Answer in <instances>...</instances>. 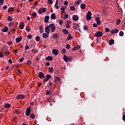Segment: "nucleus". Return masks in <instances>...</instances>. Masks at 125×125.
<instances>
[{
  "instance_id": "4468645a",
  "label": "nucleus",
  "mask_w": 125,
  "mask_h": 125,
  "mask_svg": "<svg viewBox=\"0 0 125 125\" xmlns=\"http://www.w3.org/2000/svg\"><path fill=\"white\" fill-rule=\"evenodd\" d=\"M73 20L74 21H78L79 20V16L78 15H73Z\"/></svg>"
},
{
  "instance_id": "e2e57ef3",
  "label": "nucleus",
  "mask_w": 125,
  "mask_h": 125,
  "mask_svg": "<svg viewBox=\"0 0 125 125\" xmlns=\"http://www.w3.org/2000/svg\"><path fill=\"white\" fill-rule=\"evenodd\" d=\"M49 93H50V91L49 90H46V95H49Z\"/></svg>"
},
{
  "instance_id": "f03ea898",
  "label": "nucleus",
  "mask_w": 125,
  "mask_h": 125,
  "mask_svg": "<svg viewBox=\"0 0 125 125\" xmlns=\"http://www.w3.org/2000/svg\"><path fill=\"white\" fill-rule=\"evenodd\" d=\"M91 12H90V11H88L86 17V20H87V21H89L90 20H91Z\"/></svg>"
},
{
  "instance_id": "20e7f679",
  "label": "nucleus",
  "mask_w": 125,
  "mask_h": 125,
  "mask_svg": "<svg viewBox=\"0 0 125 125\" xmlns=\"http://www.w3.org/2000/svg\"><path fill=\"white\" fill-rule=\"evenodd\" d=\"M30 114H31V108L28 107L26 108L25 115L26 116H30Z\"/></svg>"
},
{
  "instance_id": "4be33fe9",
  "label": "nucleus",
  "mask_w": 125,
  "mask_h": 125,
  "mask_svg": "<svg viewBox=\"0 0 125 125\" xmlns=\"http://www.w3.org/2000/svg\"><path fill=\"white\" fill-rule=\"evenodd\" d=\"M51 19L53 20H55V19H56V16L55 15V14L53 13L51 15Z\"/></svg>"
},
{
  "instance_id": "a878e982",
  "label": "nucleus",
  "mask_w": 125,
  "mask_h": 125,
  "mask_svg": "<svg viewBox=\"0 0 125 125\" xmlns=\"http://www.w3.org/2000/svg\"><path fill=\"white\" fill-rule=\"evenodd\" d=\"M58 0H56V3L55 4V7L56 8V9H58L59 8V6H58Z\"/></svg>"
},
{
  "instance_id": "bf43d9fd",
  "label": "nucleus",
  "mask_w": 125,
  "mask_h": 125,
  "mask_svg": "<svg viewBox=\"0 0 125 125\" xmlns=\"http://www.w3.org/2000/svg\"><path fill=\"white\" fill-rule=\"evenodd\" d=\"M121 23V20H117L116 24L117 25H119Z\"/></svg>"
},
{
  "instance_id": "f8f14e48",
  "label": "nucleus",
  "mask_w": 125,
  "mask_h": 125,
  "mask_svg": "<svg viewBox=\"0 0 125 125\" xmlns=\"http://www.w3.org/2000/svg\"><path fill=\"white\" fill-rule=\"evenodd\" d=\"M20 29L21 30H23L24 29V27H25V25L24 24V22H21L19 25Z\"/></svg>"
},
{
  "instance_id": "393cba45",
  "label": "nucleus",
  "mask_w": 125,
  "mask_h": 125,
  "mask_svg": "<svg viewBox=\"0 0 125 125\" xmlns=\"http://www.w3.org/2000/svg\"><path fill=\"white\" fill-rule=\"evenodd\" d=\"M80 3H81V0H79L76 1L75 3L74 4V5L75 6H77L78 5H80Z\"/></svg>"
},
{
  "instance_id": "a19ab883",
  "label": "nucleus",
  "mask_w": 125,
  "mask_h": 125,
  "mask_svg": "<svg viewBox=\"0 0 125 125\" xmlns=\"http://www.w3.org/2000/svg\"><path fill=\"white\" fill-rule=\"evenodd\" d=\"M5 108H10V104H5Z\"/></svg>"
},
{
  "instance_id": "79ce46f5",
  "label": "nucleus",
  "mask_w": 125,
  "mask_h": 125,
  "mask_svg": "<svg viewBox=\"0 0 125 125\" xmlns=\"http://www.w3.org/2000/svg\"><path fill=\"white\" fill-rule=\"evenodd\" d=\"M37 13L36 12H34L33 13H32V16L34 18H36V17H37Z\"/></svg>"
},
{
  "instance_id": "6ab92c4d",
  "label": "nucleus",
  "mask_w": 125,
  "mask_h": 125,
  "mask_svg": "<svg viewBox=\"0 0 125 125\" xmlns=\"http://www.w3.org/2000/svg\"><path fill=\"white\" fill-rule=\"evenodd\" d=\"M95 20L97 21V24L98 25H100L101 24V22L100 21V19H99V18L96 17Z\"/></svg>"
},
{
  "instance_id": "473e14b6",
  "label": "nucleus",
  "mask_w": 125,
  "mask_h": 125,
  "mask_svg": "<svg viewBox=\"0 0 125 125\" xmlns=\"http://www.w3.org/2000/svg\"><path fill=\"white\" fill-rule=\"evenodd\" d=\"M31 52H32V53H38V50L32 49L31 50Z\"/></svg>"
},
{
  "instance_id": "a18cd8bd",
  "label": "nucleus",
  "mask_w": 125,
  "mask_h": 125,
  "mask_svg": "<svg viewBox=\"0 0 125 125\" xmlns=\"http://www.w3.org/2000/svg\"><path fill=\"white\" fill-rule=\"evenodd\" d=\"M47 102L48 103H49L51 102V97L47 98Z\"/></svg>"
},
{
  "instance_id": "39448f33",
  "label": "nucleus",
  "mask_w": 125,
  "mask_h": 125,
  "mask_svg": "<svg viewBox=\"0 0 125 125\" xmlns=\"http://www.w3.org/2000/svg\"><path fill=\"white\" fill-rule=\"evenodd\" d=\"M60 36L59 34L58 33H54L52 35L53 39H54L55 40H57V39H59Z\"/></svg>"
},
{
  "instance_id": "c9c22d12",
  "label": "nucleus",
  "mask_w": 125,
  "mask_h": 125,
  "mask_svg": "<svg viewBox=\"0 0 125 125\" xmlns=\"http://www.w3.org/2000/svg\"><path fill=\"white\" fill-rule=\"evenodd\" d=\"M65 9H66V7H65L64 8L63 7H62L61 12L62 13H64V12H65Z\"/></svg>"
},
{
  "instance_id": "2eb2a0df",
  "label": "nucleus",
  "mask_w": 125,
  "mask_h": 125,
  "mask_svg": "<svg viewBox=\"0 0 125 125\" xmlns=\"http://www.w3.org/2000/svg\"><path fill=\"white\" fill-rule=\"evenodd\" d=\"M52 53L53 54H54V55H57L59 52L57 49H54L52 51Z\"/></svg>"
},
{
  "instance_id": "4d7b16f0",
  "label": "nucleus",
  "mask_w": 125,
  "mask_h": 125,
  "mask_svg": "<svg viewBox=\"0 0 125 125\" xmlns=\"http://www.w3.org/2000/svg\"><path fill=\"white\" fill-rule=\"evenodd\" d=\"M2 50H3V51H7V48L5 47H3L2 48Z\"/></svg>"
},
{
  "instance_id": "338daca9",
  "label": "nucleus",
  "mask_w": 125,
  "mask_h": 125,
  "mask_svg": "<svg viewBox=\"0 0 125 125\" xmlns=\"http://www.w3.org/2000/svg\"><path fill=\"white\" fill-rule=\"evenodd\" d=\"M63 4H64V5H68V1H65L63 2Z\"/></svg>"
},
{
  "instance_id": "3c124183",
  "label": "nucleus",
  "mask_w": 125,
  "mask_h": 125,
  "mask_svg": "<svg viewBox=\"0 0 125 125\" xmlns=\"http://www.w3.org/2000/svg\"><path fill=\"white\" fill-rule=\"evenodd\" d=\"M30 118H31V119H35V114H31V115H30Z\"/></svg>"
},
{
  "instance_id": "f257e3e1",
  "label": "nucleus",
  "mask_w": 125,
  "mask_h": 125,
  "mask_svg": "<svg viewBox=\"0 0 125 125\" xmlns=\"http://www.w3.org/2000/svg\"><path fill=\"white\" fill-rule=\"evenodd\" d=\"M50 30H51V33H54V31L56 29V26H55V24L54 23H51L48 25Z\"/></svg>"
},
{
  "instance_id": "7c9ffc66",
  "label": "nucleus",
  "mask_w": 125,
  "mask_h": 125,
  "mask_svg": "<svg viewBox=\"0 0 125 125\" xmlns=\"http://www.w3.org/2000/svg\"><path fill=\"white\" fill-rule=\"evenodd\" d=\"M8 12H12L13 11H14V9H13V7H10L8 9Z\"/></svg>"
},
{
  "instance_id": "4c0bfd02",
  "label": "nucleus",
  "mask_w": 125,
  "mask_h": 125,
  "mask_svg": "<svg viewBox=\"0 0 125 125\" xmlns=\"http://www.w3.org/2000/svg\"><path fill=\"white\" fill-rule=\"evenodd\" d=\"M8 25L9 27H11V26H12L14 28H15V26H14V22H10Z\"/></svg>"
},
{
  "instance_id": "774afa93",
  "label": "nucleus",
  "mask_w": 125,
  "mask_h": 125,
  "mask_svg": "<svg viewBox=\"0 0 125 125\" xmlns=\"http://www.w3.org/2000/svg\"><path fill=\"white\" fill-rule=\"evenodd\" d=\"M123 121H125V114L123 116Z\"/></svg>"
},
{
  "instance_id": "0eeeda50",
  "label": "nucleus",
  "mask_w": 125,
  "mask_h": 125,
  "mask_svg": "<svg viewBox=\"0 0 125 125\" xmlns=\"http://www.w3.org/2000/svg\"><path fill=\"white\" fill-rule=\"evenodd\" d=\"M25 98V95L22 94H20L17 96V99H24Z\"/></svg>"
},
{
  "instance_id": "c85d7f7f",
  "label": "nucleus",
  "mask_w": 125,
  "mask_h": 125,
  "mask_svg": "<svg viewBox=\"0 0 125 125\" xmlns=\"http://www.w3.org/2000/svg\"><path fill=\"white\" fill-rule=\"evenodd\" d=\"M42 37L43 39H47V38H48V35L46 33H43L42 34Z\"/></svg>"
},
{
  "instance_id": "6e6d98bb",
  "label": "nucleus",
  "mask_w": 125,
  "mask_h": 125,
  "mask_svg": "<svg viewBox=\"0 0 125 125\" xmlns=\"http://www.w3.org/2000/svg\"><path fill=\"white\" fill-rule=\"evenodd\" d=\"M3 1H4V0H0V5L3 4Z\"/></svg>"
},
{
  "instance_id": "69168bd1",
  "label": "nucleus",
  "mask_w": 125,
  "mask_h": 125,
  "mask_svg": "<svg viewBox=\"0 0 125 125\" xmlns=\"http://www.w3.org/2000/svg\"><path fill=\"white\" fill-rule=\"evenodd\" d=\"M97 24H96V23H94L93 24V27H94V28H97Z\"/></svg>"
},
{
  "instance_id": "9b49d317",
  "label": "nucleus",
  "mask_w": 125,
  "mask_h": 125,
  "mask_svg": "<svg viewBox=\"0 0 125 125\" xmlns=\"http://www.w3.org/2000/svg\"><path fill=\"white\" fill-rule=\"evenodd\" d=\"M39 77L40 79H43L44 78V74L42 72H40L39 73Z\"/></svg>"
},
{
  "instance_id": "37998d69",
  "label": "nucleus",
  "mask_w": 125,
  "mask_h": 125,
  "mask_svg": "<svg viewBox=\"0 0 125 125\" xmlns=\"http://www.w3.org/2000/svg\"><path fill=\"white\" fill-rule=\"evenodd\" d=\"M124 35V33L123 31H120L119 32V36H120V37H123Z\"/></svg>"
},
{
  "instance_id": "6e6552de",
  "label": "nucleus",
  "mask_w": 125,
  "mask_h": 125,
  "mask_svg": "<svg viewBox=\"0 0 125 125\" xmlns=\"http://www.w3.org/2000/svg\"><path fill=\"white\" fill-rule=\"evenodd\" d=\"M60 81H61V79L59 77H56V76L55 77L54 82L55 83H56V84H57V83H59V82H60Z\"/></svg>"
},
{
  "instance_id": "052dcab7",
  "label": "nucleus",
  "mask_w": 125,
  "mask_h": 125,
  "mask_svg": "<svg viewBox=\"0 0 125 125\" xmlns=\"http://www.w3.org/2000/svg\"><path fill=\"white\" fill-rule=\"evenodd\" d=\"M68 17H69V15H68V14H66L64 15V19H67V18H68Z\"/></svg>"
},
{
  "instance_id": "680f3d73",
  "label": "nucleus",
  "mask_w": 125,
  "mask_h": 125,
  "mask_svg": "<svg viewBox=\"0 0 125 125\" xmlns=\"http://www.w3.org/2000/svg\"><path fill=\"white\" fill-rule=\"evenodd\" d=\"M70 44H67L66 45V48L67 49H69L70 48Z\"/></svg>"
},
{
  "instance_id": "13d9d810",
  "label": "nucleus",
  "mask_w": 125,
  "mask_h": 125,
  "mask_svg": "<svg viewBox=\"0 0 125 125\" xmlns=\"http://www.w3.org/2000/svg\"><path fill=\"white\" fill-rule=\"evenodd\" d=\"M25 30L26 32H30V31H31V29H30V28H29V27H27Z\"/></svg>"
},
{
  "instance_id": "58836bf2",
  "label": "nucleus",
  "mask_w": 125,
  "mask_h": 125,
  "mask_svg": "<svg viewBox=\"0 0 125 125\" xmlns=\"http://www.w3.org/2000/svg\"><path fill=\"white\" fill-rule=\"evenodd\" d=\"M70 10H71V11H74L75 9H76V8H75L74 6H71L70 7Z\"/></svg>"
},
{
  "instance_id": "412c9836",
  "label": "nucleus",
  "mask_w": 125,
  "mask_h": 125,
  "mask_svg": "<svg viewBox=\"0 0 125 125\" xmlns=\"http://www.w3.org/2000/svg\"><path fill=\"white\" fill-rule=\"evenodd\" d=\"M39 29L40 30V34H42V32H43V26L41 25L39 26Z\"/></svg>"
},
{
  "instance_id": "603ef678",
  "label": "nucleus",
  "mask_w": 125,
  "mask_h": 125,
  "mask_svg": "<svg viewBox=\"0 0 125 125\" xmlns=\"http://www.w3.org/2000/svg\"><path fill=\"white\" fill-rule=\"evenodd\" d=\"M48 2L49 4H52V3H53V1H52V0H48Z\"/></svg>"
},
{
  "instance_id": "cd10ccee",
  "label": "nucleus",
  "mask_w": 125,
  "mask_h": 125,
  "mask_svg": "<svg viewBox=\"0 0 125 125\" xmlns=\"http://www.w3.org/2000/svg\"><path fill=\"white\" fill-rule=\"evenodd\" d=\"M63 60L64 61H65V62H68V57H67V56L64 55L63 56Z\"/></svg>"
},
{
  "instance_id": "423d86ee",
  "label": "nucleus",
  "mask_w": 125,
  "mask_h": 125,
  "mask_svg": "<svg viewBox=\"0 0 125 125\" xmlns=\"http://www.w3.org/2000/svg\"><path fill=\"white\" fill-rule=\"evenodd\" d=\"M46 11V8H42L39 10V13H40V14H42V13L43 12H45Z\"/></svg>"
},
{
  "instance_id": "5701e85b",
  "label": "nucleus",
  "mask_w": 125,
  "mask_h": 125,
  "mask_svg": "<svg viewBox=\"0 0 125 125\" xmlns=\"http://www.w3.org/2000/svg\"><path fill=\"white\" fill-rule=\"evenodd\" d=\"M8 31V27L5 26L4 28L2 29V32L4 33H6Z\"/></svg>"
},
{
  "instance_id": "864d4df0",
  "label": "nucleus",
  "mask_w": 125,
  "mask_h": 125,
  "mask_svg": "<svg viewBox=\"0 0 125 125\" xmlns=\"http://www.w3.org/2000/svg\"><path fill=\"white\" fill-rule=\"evenodd\" d=\"M105 31L106 33H109V32H110V29L108 28H105Z\"/></svg>"
},
{
  "instance_id": "09e8293b",
  "label": "nucleus",
  "mask_w": 125,
  "mask_h": 125,
  "mask_svg": "<svg viewBox=\"0 0 125 125\" xmlns=\"http://www.w3.org/2000/svg\"><path fill=\"white\" fill-rule=\"evenodd\" d=\"M33 38V36H32V35L29 34L27 36V39H28V40H31V39H32Z\"/></svg>"
},
{
  "instance_id": "de8ad7c7",
  "label": "nucleus",
  "mask_w": 125,
  "mask_h": 125,
  "mask_svg": "<svg viewBox=\"0 0 125 125\" xmlns=\"http://www.w3.org/2000/svg\"><path fill=\"white\" fill-rule=\"evenodd\" d=\"M26 63L28 65H31V64H32V61H31V60H28Z\"/></svg>"
},
{
  "instance_id": "ea45409f",
  "label": "nucleus",
  "mask_w": 125,
  "mask_h": 125,
  "mask_svg": "<svg viewBox=\"0 0 125 125\" xmlns=\"http://www.w3.org/2000/svg\"><path fill=\"white\" fill-rule=\"evenodd\" d=\"M83 29L84 31H87V30H88V27L86 25H84Z\"/></svg>"
},
{
  "instance_id": "72a5a7b5",
  "label": "nucleus",
  "mask_w": 125,
  "mask_h": 125,
  "mask_svg": "<svg viewBox=\"0 0 125 125\" xmlns=\"http://www.w3.org/2000/svg\"><path fill=\"white\" fill-rule=\"evenodd\" d=\"M40 39H41V37L39 36H37L35 37V40L36 42H40Z\"/></svg>"
},
{
  "instance_id": "7ed1b4c3",
  "label": "nucleus",
  "mask_w": 125,
  "mask_h": 125,
  "mask_svg": "<svg viewBox=\"0 0 125 125\" xmlns=\"http://www.w3.org/2000/svg\"><path fill=\"white\" fill-rule=\"evenodd\" d=\"M103 36V32L101 31H98L95 34V37L100 38Z\"/></svg>"
},
{
  "instance_id": "a211bd4d",
  "label": "nucleus",
  "mask_w": 125,
  "mask_h": 125,
  "mask_svg": "<svg viewBox=\"0 0 125 125\" xmlns=\"http://www.w3.org/2000/svg\"><path fill=\"white\" fill-rule=\"evenodd\" d=\"M48 20H49V16H46L44 20L45 23H47V22H48Z\"/></svg>"
},
{
  "instance_id": "9d476101",
  "label": "nucleus",
  "mask_w": 125,
  "mask_h": 125,
  "mask_svg": "<svg viewBox=\"0 0 125 125\" xmlns=\"http://www.w3.org/2000/svg\"><path fill=\"white\" fill-rule=\"evenodd\" d=\"M74 26H75V28H76V30H78L79 31V32H80L81 33V29H80V25L79 24H78L77 23H75L74 24Z\"/></svg>"
},
{
  "instance_id": "49530a36",
  "label": "nucleus",
  "mask_w": 125,
  "mask_h": 125,
  "mask_svg": "<svg viewBox=\"0 0 125 125\" xmlns=\"http://www.w3.org/2000/svg\"><path fill=\"white\" fill-rule=\"evenodd\" d=\"M23 60H25V59L24 58H21V59H19V62H21V63H22L23 62Z\"/></svg>"
},
{
  "instance_id": "e433bc0d",
  "label": "nucleus",
  "mask_w": 125,
  "mask_h": 125,
  "mask_svg": "<svg viewBox=\"0 0 125 125\" xmlns=\"http://www.w3.org/2000/svg\"><path fill=\"white\" fill-rule=\"evenodd\" d=\"M49 73H52L53 72V67H49L48 68Z\"/></svg>"
},
{
  "instance_id": "aec40b11",
  "label": "nucleus",
  "mask_w": 125,
  "mask_h": 125,
  "mask_svg": "<svg viewBox=\"0 0 125 125\" xmlns=\"http://www.w3.org/2000/svg\"><path fill=\"white\" fill-rule=\"evenodd\" d=\"M108 43L109 45H112V44H114L115 43V41L113 39H111L109 41Z\"/></svg>"
},
{
  "instance_id": "dca6fc26",
  "label": "nucleus",
  "mask_w": 125,
  "mask_h": 125,
  "mask_svg": "<svg viewBox=\"0 0 125 125\" xmlns=\"http://www.w3.org/2000/svg\"><path fill=\"white\" fill-rule=\"evenodd\" d=\"M45 60H47L48 61H51V60H53V57L52 56H48L45 58Z\"/></svg>"
},
{
  "instance_id": "8fccbe9b",
  "label": "nucleus",
  "mask_w": 125,
  "mask_h": 125,
  "mask_svg": "<svg viewBox=\"0 0 125 125\" xmlns=\"http://www.w3.org/2000/svg\"><path fill=\"white\" fill-rule=\"evenodd\" d=\"M7 21H12V18H11V17H7Z\"/></svg>"
},
{
  "instance_id": "bb28decb",
  "label": "nucleus",
  "mask_w": 125,
  "mask_h": 125,
  "mask_svg": "<svg viewBox=\"0 0 125 125\" xmlns=\"http://www.w3.org/2000/svg\"><path fill=\"white\" fill-rule=\"evenodd\" d=\"M86 6V5L84 3H82L81 4V9H84Z\"/></svg>"
},
{
  "instance_id": "b1692460",
  "label": "nucleus",
  "mask_w": 125,
  "mask_h": 125,
  "mask_svg": "<svg viewBox=\"0 0 125 125\" xmlns=\"http://www.w3.org/2000/svg\"><path fill=\"white\" fill-rule=\"evenodd\" d=\"M62 33L64 34L65 35H68L69 34V31L66 29H62Z\"/></svg>"
},
{
  "instance_id": "0e129e2a",
  "label": "nucleus",
  "mask_w": 125,
  "mask_h": 125,
  "mask_svg": "<svg viewBox=\"0 0 125 125\" xmlns=\"http://www.w3.org/2000/svg\"><path fill=\"white\" fill-rule=\"evenodd\" d=\"M11 31H12V32H14V34H15V31H16V30L15 29V28H11Z\"/></svg>"
},
{
  "instance_id": "c03bdc74",
  "label": "nucleus",
  "mask_w": 125,
  "mask_h": 125,
  "mask_svg": "<svg viewBox=\"0 0 125 125\" xmlns=\"http://www.w3.org/2000/svg\"><path fill=\"white\" fill-rule=\"evenodd\" d=\"M61 52L62 53V54H65V53H66V49H62Z\"/></svg>"
},
{
  "instance_id": "f704fd0d",
  "label": "nucleus",
  "mask_w": 125,
  "mask_h": 125,
  "mask_svg": "<svg viewBox=\"0 0 125 125\" xmlns=\"http://www.w3.org/2000/svg\"><path fill=\"white\" fill-rule=\"evenodd\" d=\"M46 78H47V80H49V79H51V78H52V76H51V75H50L47 74Z\"/></svg>"
},
{
  "instance_id": "1a4fd4ad",
  "label": "nucleus",
  "mask_w": 125,
  "mask_h": 125,
  "mask_svg": "<svg viewBox=\"0 0 125 125\" xmlns=\"http://www.w3.org/2000/svg\"><path fill=\"white\" fill-rule=\"evenodd\" d=\"M110 33L111 34H117V33H119V29L116 28L113 30H111Z\"/></svg>"
},
{
  "instance_id": "2f4dec72",
  "label": "nucleus",
  "mask_w": 125,
  "mask_h": 125,
  "mask_svg": "<svg viewBox=\"0 0 125 125\" xmlns=\"http://www.w3.org/2000/svg\"><path fill=\"white\" fill-rule=\"evenodd\" d=\"M14 112L15 114H20V110L19 109H15Z\"/></svg>"
},
{
  "instance_id": "c756f323",
  "label": "nucleus",
  "mask_w": 125,
  "mask_h": 125,
  "mask_svg": "<svg viewBox=\"0 0 125 125\" xmlns=\"http://www.w3.org/2000/svg\"><path fill=\"white\" fill-rule=\"evenodd\" d=\"M72 39H73L72 35H71V34H68L67 36V41H70V40H72Z\"/></svg>"
},
{
  "instance_id": "ddd939ff",
  "label": "nucleus",
  "mask_w": 125,
  "mask_h": 125,
  "mask_svg": "<svg viewBox=\"0 0 125 125\" xmlns=\"http://www.w3.org/2000/svg\"><path fill=\"white\" fill-rule=\"evenodd\" d=\"M49 30H50V29L49 28V26H46L45 27V33H46V34H49L50 33Z\"/></svg>"
},
{
  "instance_id": "f3484780",
  "label": "nucleus",
  "mask_w": 125,
  "mask_h": 125,
  "mask_svg": "<svg viewBox=\"0 0 125 125\" xmlns=\"http://www.w3.org/2000/svg\"><path fill=\"white\" fill-rule=\"evenodd\" d=\"M22 41V36H20V38H17L16 39V42L17 43L20 42Z\"/></svg>"
},
{
  "instance_id": "5fc2aeb1",
  "label": "nucleus",
  "mask_w": 125,
  "mask_h": 125,
  "mask_svg": "<svg viewBox=\"0 0 125 125\" xmlns=\"http://www.w3.org/2000/svg\"><path fill=\"white\" fill-rule=\"evenodd\" d=\"M25 52H26L27 50L29 49V46H28V45H25Z\"/></svg>"
}]
</instances>
